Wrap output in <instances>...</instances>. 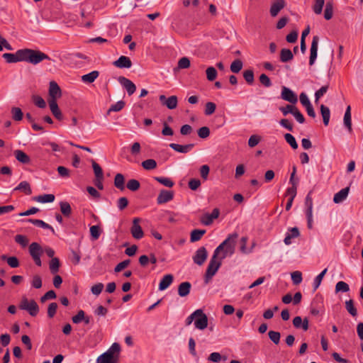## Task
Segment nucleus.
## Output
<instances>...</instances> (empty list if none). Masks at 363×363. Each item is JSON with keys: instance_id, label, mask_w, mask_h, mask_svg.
<instances>
[{"instance_id": "4", "label": "nucleus", "mask_w": 363, "mask_h": 363, "mask_svg": "<svg viewBox=\"0 0 363 363\" xmlns=\"http://www.w3.org/2000/svg\"><path fill=\"white\" fill-rule=\"evenodd\" d=\"M19 308L21 310L27 311L33 317L36 316L39 312V306L36 301L33 299L28 301L26 297H23L21 299L19 304Z\"/></svg>"}, {"instance_id": "26", "label": "nucleus", "mask_w": 363, "mask_h": 363, "mask_svg": "<svg viewBox=\"0 0 363 363\" xmlns=\"http://www.w3.org/2000/svg\"><path fill=\"white\" fill-rule=\"evenodd\" d=\"M294 54L292 51L287 48H283L280 51V61L287 62L293 60Z\"/></svg>"}, {"instance_id": "54", "label": "nucleus", "mask_w": 363, "mask_h": 363, "mask_svg": "<svg viewBox=\"0 0 363 363\" xmlns=\"http://www.w3.org/2000/svg\"><path fill=\"white\" fill-rule=\"evenodd\" d=\"M33 101L35 104V106L40 108H44L46 106V103L45 100L40 96L38 95H33Z\"/></svg>"}, {"instance_id": "37", "label": "nucleus", "mask_w": 363, "mask_h": 363, "mask_svg": "<svg viewBox=\"0 0 363 363\" xmlns=\"http://www.w3.org/2000/svg\"><path fill=\"white\" fill-rule=\"evenodd\" d=\"M50 272L53 274H56L59 271L60 268V260L57 257H52L49 264Z\"/></svg>"}, {"instance_id": "64", "label": "nucleus", "mask_w": 363, "mask_h": 363, "mask_svg": "<svg viewBox=\"0 0 363 363\" xmlns=\"http://www.w3.org/2000/svg\"><path fill=\"white\" fill-rule=\"evenodd\" d=\"M57 309V303H51L48 306V315L49 318H52L55 316Z\"/></svg>"}, {"instance_id": "56", "label": "nucleus", "mask_w": 363, "mask_h": 363, "mask_svg": "<svg viewBox=\"0 0 363 363\" xmlns=\"http://www.w3.org/2000/svg\"><path fill=\"white\" fill-rule=\"evenodd\" d=\"M327 272V269H325L322 271L315 278L313 282V291H315L320 286L323 277L325 276Z\"/></svg>"}, {"instance_id": "30", "label": "nucleus", "mask_w": 363, "mask_h": 363, "mask_svg": "<svg viewBox=\"0 0 363 363\" xmlns=\"http://www.w3.org/2000/svg\"><path fill=\"white\" fill-rule=\"evenodd\" d=\"M114 186L121 191L125 189V177L122 174L118 173L116 174L114 178Z\"/></svg>"}, {"instance_id": "44", "label": "nucleus", "mask_w": 363, "mask_h": 363, "mask_svg": "<svg viewBox=\"0 0 363 363\" xmlns=\"http://www.w3.org/2000/svg\"><path fill=\"white\" fill-rule=\"evenodd\" d=\"M140 184L139 181L135 179H130L126 184V187L132 191H135L140 189Z\"/></svg>"}, {"instance_id": "50", "label": "nucleus", "mask_w": 363, "mask_h": 363, "mask_svg": "<svg viewBox=\"0 0 363 363\" xmlns=\"http://www.w3.org/2000/svg\"><path fill=\"white\" fill-rule=\"evenodd\" d=\"M324 4L325 0H315V3L313 6V10L315 14H320L322 13Z\"/></svg>"}, {"instance_id": "15", "label": "nucleus", "mask_w": 363, "mask_h": 363, "mask_svg": "<svg viewBox=\"0 0 363 363\" xmlns=\"http://www.w3.org/2000/svg\"><path fill=\"white\" fill-rule=\"evenodd\" d=\"M2 57L7 63L23 62L22 49L17 50L15 53H4Z\"/></svg>"}, {"instance_id": "31", "label": "nucleus", "mask_w": 363, "mask_h": 363, "mask_svg": "<svg viewBox=\"0 0 363 363\" xmlns=\"http://www.w3.org/2000/svg\"><path fill=\"white\" fill-rule=\"evenodd\" d=\"M206 230L195 229L191 231L190 240L191 242L199 241L201 239L202 236L206 233Z\"/></svg>"}, {"instance_id": "63", "label": "nucleus", "mask_w": 363, "mask_h": 363, "mask_svg": "<svg viewBox=\"0 0 363 363\" xmlns=\"http://www.w3.org/2000/svg\"><path fill=\"white\" fill-rule=\"evenodd\" d=\"M261 140L260 136L257 135H252L248 140V145L250 147H255Z\"/></svg>"}, {"instance_id": "40", "label": "nucleus", "mask_w": 363, "mask_h": 363, "mask_svg": "<svg viewBox=\"0 0 363 363\" xmlns=\"http://www.w3.org/2000/svg\"><path fill=\"white\" fill-rule=\"evenodd\" d=\"M243 77L246 82L251 85L254 83L255 76L252 69H247L243 72Z\"/></svg>"}, {"instance_id": "28", "label": "nucleus", "mask_w": 363, "mask_h": 363, "mask_svg": "<svg viewBox=\"0 0 363 363\" xmlns=\"http://www.w3.org/2000/svg\"><path fill=\"white\" fill-rule=\"evenodd\" d=\"M344 125L348 129V131L350 133H351L352 131L350 106H348L346 108L345 116H344Z\"/></svg>"}, {"instance_id": "12", "label": "nucleus", "mask_w": 363, "mask_h": 363, "mask_svg": "<svg viewBox=\"0 0 363 363\" xmlns=\"http://www.w3.org/2000/svg\"><path fill=\"white\" fill-rule=\"evenodd\" d=\"M62 96L61 89L59 85L55 81H51L49 86V96L50 100H54L55 101L60 98Z\"/></svg>"}, {"instance_id": "53", "label": "nucleus", "mask_w": 363, "mask_h": 363, "mask_svg": "<svg viewBox=\"0 0 363 363\" xmlns=\"http://www.w3.org/2000/svg\"><path fill=\"white\" fill-rule=\"evenodd\" d=\"M125 106V102L123 101H118L114 104H112L109 109L108 110V113H109L111 111H121Z\"/></svg>"}, {"instance_id": "32", "label": "nucleus", "mask_w": 363, "mask_h": 363, "mask_svg": "<svg viewBox=\"0 0 363 363\" xmlns=\"http://www.w3.org/2000/svg\"><path fill=\"white\" fill-rule=\"evenodd\" d=\"M60 211L65 217H69L72 214V208L70 204L67 201H61L60 203Z\"/></svg>"}, {"instance_id": "61", "label": "nucleus", "mask_w": 363, "mask_h": 363, "mask_svg": "<svg viewBox=\"0 0 363 363\" xmlns=\"http://www.w3.org/2000/svg\"><path fill=\"white\" fill-rule=\"evenodd\" d=\"M31 286L35 289H40L42 287V279L39 275H34L31 281Z\"/></svg>"}, {"instance_id": "33", "label": "nucleus", "mask_w": 363, "mask_h": 363, "mask_svg": "<svg viewBox=\"0 0 363 363\" xmlns=\"http://www.w3.org/2000/svg\"><path fill=\"white\" fill-rule=\"evenodd\" d=\"M320 112L323 116V121L325 125H328L329 121H330V109L325 106V105L322 104L320 106Z\"/></svg>"}, {"instance_id": "16", "label": "nucleus", "mask_w": 363, "mask_h": 363, "mask_svg": "<svg viewBox=\"0 0 363 363\" xmlns=\"http://www.w3.org/2000/svg\"><path fill=\"white\" fill-rule=\"evenodd\" d=\"M220 211L216 208L213 210L211 213H206L201 218V222L205 225H210L214 219L218 218Z\"/></svg>"}, {"instance_id": "14", "label": "nucleus", "mask_w": 363, "mask_h": 363, "mask_svg": "<svg viewBox=\"0 0 363 363\" xmlns=\"http://www.w3.org/2000/svg\"><path fill=\"white\" fill-rule=\"evenodd\" d=\"M159 99L162 104L166 106L169 109H174L177 106L178 100L176 96L166 98L164 95H160Z\"/></svg>"}, {"instance_id": "57", "label": "nucleus", "mask_w": 363, "mask_h": 363, "mask_svg": "<svg viewBox=\"0 0 363 363\" xmlns=\"http://www.w3.org/2000/svg\"><path fill=\"white\" fill-rule=\"evenodd\" d=\"M268 335H269V339L275 345H278L279 343V342H280V337H281L280 333L276 332V331H273V330H270L268 333Z\"/></svg>"}, {"instance_id": "45", "label": "nucleus", "mask_w": 363, "mask_h": 363, "mask_svg": "<svg viewBox=\"0 0 363 363\" xmlns=\"http://www.w3.org/2000/svg\"><path fill=\"white\" fill-rule=\"evenodd\" d=\"M155 179L156 181H157L159 183H160L161 184H162L167 187L171 188L174 184V182L170 178H168V177H155Z\"/></svg>"}, {"instance_id": "21", "label": "nucleus", "mask_w": 363, "mask_h": 363, "mask_svg": "<svg viewBox=\"0 0 363 363\" xmlns=\"http://www.w3.org/2000/svg\"><path fill=\"white\" fill-rule=\"evenodd\" d=\"M114 362H118V357L106 352L100 355L96 360V363H113Z\"/></svg>"}, {"instance_id": "51", "label": "nucleus", "mask_w": 363, "mask_h": 363, "mask_svg": "<svg viewBox=\"0 0 363 363\" xmlns=\"http://www.w3.org/2000/svg\"><path fill=\"white\" fill-rule=\"evenodd\" d=\"M284 139L291 145V147L296 150L298 148V144L295 138L290 133H286L284 135Z\"/></svg>"}, {"instance_id": "5", "label": "nucleus", "mask_w": 363, "mask_h": 363, "mask_svg": "<svg viewBox=\"0 0 363 363\" xmlns=\"http://www.w3.org/2000/svg\"><path fill=\"white\" fill-rule=\"evenodd\" d=\"M196 311H199V314L196 315L194 325L196 328L203 330L208 326V317L202 309Z\"/></svg>"}, {"instance_id": "9", "label": "nucleus", "mask_w": 363, "mask_h": 363, "mask_svg": "<svg viewBox=\"0 0 363 363\" xmlns=\"http://www.w3.org/2000/svg\"><path fill=\"white\" fill-rule=\"evenodd\" d=\"M174 198V191L171 190L162 189L157 198L158 204H163L172 201Z\"/></svg>"}, {"instance_id": "22", "label": "nucleus", "mask_w": 363, "mask_h": 363, "mask_svg": "<svg viewBox=\"0 0 363 363\" xmlns=\"http://www.w3.org/2000/svg\"><path fill=\"white\" fill-rule=\"evenodd\" d=\"M194 144H187L184 145L176 144V143H170L169 147L175 150L176 152L181 153H187L189 152L193 147Z\"/></svg>"}, {"instance_id": "18", "label": "nucleus", "mask_w": 363, "mask_h": 363, "mask_svg": "<svg viewBox=\"0 0 363 363\" xmlns=\"http://www.w3.org/2000/svg\"><path fill=\"white\" fill-rule=\"evenodd\" d=\"M286 5L284 0H276L270 8V15L272 17H275L278 15L279 11L284 8Z\"/></svg>"}, {"instance_id": "3", "label": "nucleus", "mask_w": 363, "mask_h": 363, "mask_svg": "<svg viewBox=\"0 0 363 363\" xmlns=\"http://www.w3.org/2000/svg\"><path fill=\"white\" fill-rule=\"evenodd\" d=\"M23 62H27L37 65L44 60H50V57L45 53L28 48L22 49Z\"/></svg>"}, {"instance_id": "38", "label": "nucleus", "mask_w": 363, "mask_h": 363, "mask_svg": "<svg viewBox=\"0 0 363 363\" xmlns=\"http://www.w3.org/2000/svg\"><path fill=\"white\" fill-rule=\"evenodd\" d=\"M333 14V4L332 1H328L324 11V18L326 20L332 18Z\"/></svg>"}, {"instance_id": "46", "label": "nucleus", "mask_w": 363, "mask_h": 363, "mask_svg": "<svg viewBox=\"0 0 363 363\" xmlns=\"http://www.w3.org/2000/svg\"><path fill=\"white\" fill-rule=\"evenodd\" d=\"M92 167H93L96 178L104 179L103 170H102L101 167H100V165L97 162H96L94 160H92Z\"/></svg>"}, {"instance_id": "34", "label": "nucleus", "mask_w": 363, "mask_h": 363, "mask_svg": "<svg viewBox=\"0 0 363 363\" xmlns=\"http://www.w3.org/2000/svg\"><path fill=\"white\" fill-rule=\"evenodd\" d=\"M14 190H21L24 191L26 195H30L32 194L31 188L29 183L26 181L21 182Z\"/></svg>"}, {"instance_id": "47", "label": "nucleus", "mask_w": 363, "mask_h": 363, "mask_svg": "<svg viewBox=\"0 0 363 363\" xmlns=\"http://www.w3.org/2000/svg\"><path fill=\"white\" fill-rule=\"evenodd\" d=\"M12 118L16 121H21L23 116V112L20 108L13 107L11 108Z\"/></svg>"}, {"instance_id": "49", "label": "nucleus", "mask_w": 363, "mask_h": 363, "mask_svg": "<svg viewBox=\"0 0 363 363\" xmlns=\"http://www.w3.org/2000/svg\"><path fill=\"white\" fill-rule=\"evenodd\" d=\"M120 351H121L120 345L117 342H114L106 352L109 353L113 356H117L119 357Z\"/></svg>"}, {"instance_id": "25", "label": "nucleus", "mask_w": 363, "mask_h": 363, "mask_svg": "<svg viewBox=\"0 0 363 363\" xmlns=\"http://www.w3.org/2000/svg\"><path fill=\"white\" fill-rule=\"evenodd\" d=\"M191 284L189 281L181 283L178 286V294L180 296L184 297L189 294Z\"/></svg>"}, {"instance_id": "17", "label": "nucleus", "mask_w": 363, "mask_h": 363, "mask_svg": "<svg viewBox=\"0 0 363 363\" xmlns=\"http://www.w3.org/2000/svg\"><path fill=\"white\" fill-rule=\"evenodd\" d=\"M113 65L118 68H130L132 62L128 57L121 56L117 60L113 62Z\"/></svg>"}, {"instance_id": "27", "label": "nucleus", "mask_w": 363, "mask_h": 363, "mask_svg": "<svg viewBox=\"0 0 363 363\" xmlns=\"http://www.w3.org/2000/svg\"><path fill=\"white\" fill-rule=\"evenodd\" d=\"M99 76V72L94 70L89 74H84L83 76H82V81L84 83L91 84L93 83Z\"/></svg>"}, {"instance_id": "35", "label": "nucleus", "mask_w": 363, "mask_h": 363, "mask_svg": "<svg viewBox=\"0 0 363 363\" xmlns=\"http://www.w3.org/2000/svg\"><path fill=\"white\" fill-rule=\"evenodd\" d=\"M1 259L2 260H6L7 264L12 268H16L18 267L20 265L19 261L16 257H7L6 255H2L1 257Z\"/></svg>"}, {"instance_id": "1", "label": "nucleus", "mask_w": 363, "mask_h": 363, "mask_svg": "<svg viewBox=\"0 0 363 363\" xmlns=\"http://www.w3.org/2000/svg\"><path fill=\"white\" fill-rule=\"evenodd\" d=\"M238 238V233L230 234L216 248L204 275V282L206 284H208L216 274L222 264V259L234 254Z\"/></svg>"}, {"instance_id": "58", "label": "nucleus", "mask_w": 363, "mask_h": 363, "mask_svg": "<svg viewBox=\"0 0 363 363\" xmlns=\"http://www.w3.org/2000/svg\"><path fill=\"white\" fill-rule=\"evenodd\" d=\"M85 318V313L82 310H79L77 315H74L72 318V320L74 323L78 324L80 323L82 321H83V319Z\"/></svg>"}, {"instance_id": "8", "label": "nucleus", "mask_w": 363, "mask_h": 363, "mask_svg": "<svg viewBox=\"0 0 363 363\" xmlns=\"http://www.w3.org/2000/svg\"><path fill=\"white\" fill-rule=\"evenodd\" d=\"M208 257V252L205 247H199L193 257L194 262L199 266L203 264Z\"/></svg>"}, {"instance_id": "7", "label": "nucleus", "mask_w": 363, "mask_h": 363, "mask_svg": "<svg viewBox=\"0 0 363 363\" xmlns=\"http://www.w3.org/2000/svg\"><path fill=\"white\" fill-rule=\"evenodd\" d=\"M281 97L283 100L292 104H295L298 101L297 95L291 89L286 86H282Z\"/></svg>"}, {"instance_id": "60", "label": "nucleus", "mask_w": 363, "mask_h": 363, "mask_svg": "<svg viewBox=\"0 0 363 363\" xmlns=\"http://www.w3.org/2000/svg\"><path fill=\"white\" fill-rule=\"evenodd\" d=\"M190 67V60L186 57H183L178 61L179 69H186Z\"/></svg>"}, {"instance_id": "48", "label": "nucleus", "mask_w": 363, "mask_h": 363, "mask_svg": "<svg viewBox=\"0 0 363 363\" xmlns=\"http://www.w3.org/2000/svg\"><path fill=\"white\" fill-rule=\"evenodd\" d=\"M14 240L16 242L21 245L22 247H26L29 242L28 238L23 235H16Z\"/></svg>"}, {"instance_id": "2", "label": "nucleus", "mask_w": 363, "mask_h": 363, "mask_svg": "<svg viewBox=\"0 0 363 363\" xmlns=\"http://www.w3.org/2000/svg\"><path fill=\"white\" fill-rule=\"evenodd\" d=\"M29 254L33 259L35 264L38 267L42 266V262L40 259V257L43 252H45L48 257L52 259L55 255V251L51 247H47L45 248H43L41 245L38 242H32L28 247Z\"/></svg>"}, {"instance_id": "39", "label": "nucleus", "mask_w": 363, "mask_h": 363, "mask_svg": "<svg viewBox=\"0 0 363 363\" xmlns=\"http://www.w3.org/2000/svg\"><path fill=\"white\" fill-rule=\"evenodd\" d=\"M345 308L348 313L353 317L357 315V311L354 306V301L352 299L345 301Z\"/></svg>"}, {"instance_id": "11", "label": "nucleus", "mask_w": 363, "mask_h": 363, "mask_svg": "<svg viewBox=\"0 0 363 363\" xmlns=\"http://www.w3.org/2000/svg\"><path fill=\"white\" fill-rule=\"evenodd\" d=\"M118 80L122 86L126 89L129 96L134 94L136 90V86L131 80L125 77H119Z\"/></svg>"}, {"instance_id": "24", "label": "nucleus", "mask_w": 363, "mask_h": 363, "mask_svg": "<svg viewBox=\"0 0 363 363\" xmlns=\"http://www.w3.org/2000/svg\"><path fill=\"white\" fill-rule=\"evenodd\" d=\"M174 277L172 274H166L161 279L159 284V290L164 291L167 289L173 282Z\"/></svg>"}, {"instance_id": "20", "label": "nucleus", "mask_w": 363, "mask_h": 363, "mask_svg": "<svg viewBox=\"0 0 363 363\" xmlns=\"http://www.w3.org/2000/svg\"><path fill=\"white\" fill-rule=\"evenodd\" d=\"M349 191H350V187L347 186L344 189H342L340 191L336 193L333 197L334 203H340L342 202L343 201H345L348 196Z\"/></svg>"}, {"instance_id": "43", "label": "nucleus", "mask_w": 363, "mask_h": 363, "mask_svg": "<svg viewBox=\"0 0 363 363\" xmlns=\"http://www.w3.org/2000/svg\"><path fill=\"white\" fill-rule=\"evenodd\" d=\"M206 78L208 81L213 82L215 80L217 77L218 72L215 67H209L206 70Z\"/></svg>"}, {"instance_id": "36", "label": "nucleus", "mask_w": 363, "mask_h": 363, "mask_svg": "<svg viewBox=\"0 0 363 363\" xmlns=\"http://www.w3.org/2000/svg\"><path fill=\"white\" fill-rule=\"evenodd\" d=\"M35 201L40 203H51L55 200L53 194H43L35 197Z\"/></svg>"}, {"instance_id": "19", "label": "nucleus", "mask_w": 363, "mask_h": 363, "mask_svg": "<svg viewBox=\"0 0 363 363\" xmlns=\"http://www.w3.org/2000/svg\"><path fill=\"white\" fill-rule=\"evenodd\" d=\"M13 155L16 159L21 163L28 164L30 162V157L23 150H16L13 151Z\"/></svg>"}, {"instance_id": "29", "label": "nucleus", "mask_w": 363, "mask_h": 363, "mask_svg": "<svg viewBox=\"0 0 363 363\" xmlns=\"http://www.w3.org/2000/svg\"><path fill=\"white\" fill-rule=\"evenodd\" d=\"M27 221L29 222V223H33V225H36L38 227L43 228H45V229H49V230H50L52 231V233H55L54 228L51 225H50L49 224L45 223L42 220L29 218V219L27 220Z\"/></svg>"}, {"instance_id": "55", "label": "nucleus", "mask_w": 363, "mask_h": 363, "mask_svg": "<svg viewBox=\"0 0 363 363\" xmlns=\"http://www.w3.org/2000/svg\"><path fill=\"white\" fill-rule=\"evenodd\" d=\"M350 290L349 285L342 281H338L335 286V291L347 292Z\"/></svg>"}, {"instance_id": "41", "label": "nucleus", "mask_w": 363, "mask_h": 363, "mask_svg": "<svg viewBox=\"0 0 363 363\" xmlns=\"http://www.w3.org/2000/svg\"><path fill=\"white\" fill-rule=\"evenodd\" d=\"M243 63L239 60H235L230 65V71L233 73H238L242 68Z\"/></svg>"}, {"instance_id": "23", "label": "nucleus", "mask_w": 363, "mask_h": 363, "mask_svg": "<svg viewBox=\"0 0 363 363\" xmlns=\"http://www.w3.org/2000/svg\"><path fill=\"white\" fill-rule=\"evenodd\" d=\"M49 106L53 116L59 121L62 120V113L58 107L57 101H55L54 100H49Z\"/></svg>"}, {"instance_id": "62", "label": "nucleus", "mask_w": 363, "mask_h": 363, "mask_svg": "<svg viewBox=\"0 0 363 363\" xmlns=\"http://www.w3.org/2000/svg\"><path fill=\"white\" fill-rule=\"evenodd\" d=\"M291 279L294 284H299L302 281V274L298 271L291 273Z\"/></svg>"}, {"instance_id": "13", "label": "nucleus", "mask_w": 363, "mask_h": 363, "mask_svg": "<svg viewBox=\"0 0 363 363\" xmlns=\"http://www.w3.org/2000/svg\"><path fill=\"white\" fill-rule=\"evenodd\" d=\"M323 298L322 296L317 294L313 300L311 308V313L313 315H318L320 309L323 308Z\"/></svg>"}, {"instance_id": "10", "label": "nucleus", "mask_w": 363, "mask_h": 363, "mask_svg": "<svg viewBox=\"0 0 363 363\" xmlns=\"http://www.w3.org/2000/svg\"><path fill=\"white\" fill-rule=\"evenodd\" d=\"M319 37L313 36L310 49L309 65H313L317 58Z\"/></svg>"}, {"instance_id": "52", "label": "nucleus", "mask_w": 363, "mask_h": 363, "mask_svg": "<svg viewBox=\"0 0 363 363\" xmlns=\"http://www.w3.org/2000/svg\"><path fill=\"white\" fill-rule=\"evenodd\" d=\"M296 108L294 104H287L286 106L279 107V111H281L284 116H286L289 113L293 114V112Z\"/></svg>"}, {"instance_id": "42", "label": "nucleus", "mask_w": 363, "mask_h": 363, "mask_svg": "<svg viewBox=\"0 0 363 363\" xmlns=\"http://www.w3.org/2000/svg\"><path fill=\"white\" fill-rule=\"evenodd\" d=\"M142 167L146 170H152L157 167V162L153 159H147L142 162Z\"/></svg>"}, {"instance_id": "6", "label": "nucleus", "mask_w": 363, "mask_h": 363, "mask_svg": "<svg viewBox=\"0 0 363 363\" xmlns=\"http://www.w3.org/2000/svg\"><path fill=\"white\" fill-rule=\"evenodd\" d=\"M140 221L141 219L140 218H133V225L130 228V233L132 236L137 240H140L144 236L143 230L139 224Z\"/></svg>"}, {"instance_id": "59", "label": "nucleus", "mask_w": 363, "mask_h": 363, "mask_svg": "<svg viewBox=\"0 0 363 363\" xmlns=\"http://www.w3.org/2000/svg\"><path fill=\"white\" fill-rule=\"evenodd\" d=\"M259 82L265 87H270L272 84L271 79L265 74H262L259 77Z\"/></svg>"}]
</instances>
